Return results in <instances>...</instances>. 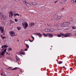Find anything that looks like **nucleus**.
Segmentation results:
<instances>
[{"label":"nucleus","instance_id":"nucleus-12","mask_svg":"<svg viewBox=\"0 0 76 76\" xmlns=\"http://www.w3.org/2000/svg\"><path fill=\"white\" fill-rule=\"evenodd\" d=\"M32 4H33V5H36V4H37V3L35 2H33L32 3Z\"/></svg>","mask_w":76,"mask_h":76},{"label":"nucleus","instance_id":"nucleus-55","mask_svg":"<svg viewBox=\"0 0 76 76\" xmlns=\"http://www.w3.org/2000/svg\"><path fill=\"white\" fill-rule=\"evenodd\" d=\"M75 3H76V0H75Z\"/></svg>","mask_w":76,"mask_h":76},{"label":"nucleus","instance_id":"nucleus-30","mask_svg":"<svg viewBox=\"0 0 76 76\" xmlns=\"http://www.w3.org/2000/svg\"><path fill=\"white\" fill-rule=\"evenodd\" d=\"M26 41H28V40H24V42H25V43H26V42H25Z\"/></svg>","mask_w":76,"mask_h":76},{"label":"nucleus","instance_id":"nucleus-52","mask_svg":"<svg viewBox=\"0 0 76 76\" xmlns=\"http://www.w3.org/2000/svg\"><path fill=\"white\" fill-rule=\"evenodd\" d=\"M19 55H20V56H22V55H21L20 54H19Z\"/></svg>","mask_w":76,"mask_h":76},{"label":"nucleus","instance_id":"nucleus-18","mask_svg":"<svg viewBox=\"0 0 76 76\" xmlns=\"http://www.w3.org/2000/svg\"><path fill=\"white\" fill-rule=\"evenodd\" d=\"M33 25H34V23H31L30 24V26L31 27L32 26H33Z\"/></svg>","mask_w":76,"mask_h":76},{"label":"nucleus","instance_id":"nucleus-33","mask_svg":"<svg viewBox=\"0 0 76 76\" xmlns=\"http://www.w3.org/2000/svg\"><path fill=\"white\" fill-rule=\"evenodd\" d=\"M17 29L19 31L20 29V28L19 27H17Z\"/></svg>","mask_w":76,"mask_h":76},{"label":"nucleus","instance_id":"nucleus-42","mask_svg":"<svg viewBox=\"0 0 76 76\" xmlns=\"http://www.w3.org/2000/svg\"><path fill=\"white\" fill-rule=\"evenodd\" d=\"M16 1H19L20 0H15Z\"/></svg>","mask_w":76,"mask_h":76},{"label":"nucleus","instance_id":"nucleus-37","mask_svg":"<svg viewBox=\"0 0 76 76\" xmlns=\"http://www.w3.org/2000/svg\"><path fill=\"white\" fill-rule=\"evenodd\" d=\"M48 32H50V29H48Z\"/></svg>","mask_w":76,"mask_h":76},{"label":"nucleus","instance_id":"nucleus-8","mask_svg":"<svg viewBox=\"0 0 76 76\" xmlns=\"http://www.w3.org/2000/svg\"><path fill=\"white\" fill-rule=\"evenodd\" d=\"M48 35L49 36V38H52L53 37V35L49 33L48 34Z\"/></svg>","mask_w":76,"mask_h":76},{"label":"nucleus","instance_id":"nucleus-4","mask_svg":"<svg viewBox=\"0 0 76 76\" xmlns=\"http://www.w3.org/2000/svg\"><path fill=\"white\" fill-rule=\"evenodd\" d=\"M23 3L24 4H26V6H28V7H29V6H31V4H30L28 3V2L27 1H24L23 2Z\"/></svg>","mask_w":76,"mask_h":76},{"label":"nucleus","instance_id":"nucleus-1","mask_svg":"<svg viewBox=\"0 0 76 76\" xmlns=\"http://www.w3.org/2000/svg\"><path fill=\"white\" fill-rule=\"evenodd\" d=\"M70 24V23L69 22H64L62 24V26L63 27H66V26H67L68 25Z\"/></svg>","mask_w":76,"mask_h":76},{"label":"nucleus","instance_id":"nucleus-46","mask_svg":"<svg viewBox=\"0 0 76 76\" xmlns=\"http://www.w3.org/2000/svg\"><path fill=\"white\" fill-rule=\"evenodd\" d=\"M70 70H72V68H70Z\"/></svg>","mask_w":76,"mask_h":76},{"label":"nucleus","instance_id":"nucleus-14","mask_svg":"<svg viewBox=\"0 0 76 76\" xmlns=\"http://www.w3.org/2000/svg\"><path fill=\"white\" fill-rule=\"evenodd\" d=\"M4 51H3L1 52V56H4Z\"/></svg>","mask_w":76,"mask_h":76},{"label":"nucleus","instance_id":"nucleus-2","mask_svg":"<svg viewBox=\"0 0 76 76\" xmlns=\"http://www.w3.org/2000/svg\"><path fill=\"white\" fill-rule=\"evenodd\" d=\"M22 25L23 26L25 29H26L27 28V27L28 26V23L27 22L24 23H23Z\"/></svg>","mask_w":76,"mask_h":76},{"label":"nucleus","instance_id":"nucleus-49","mask_svg":"<svg viewBox=\"0 0 76 76\" xmlns=\"http://www.w3.org/2000/svg\"><path fill=\"white\" fill-rule=\"evenodd\" d=\"M63 68L64 69V68H65V66H63Z\"/></svg>","mask_w":76,"mask_h":76},{"label":"nucleus","instance_id":"nucleus-15","mask_svg":"<svg viewBox=\"0 0 76 76\" xmlns=\"http://www.w3.org/2000/svg\"><path fill=\"white\" fill-rule=\"evenodd\" d=\"M66 2V0H64L62 1V4H64V3H65Z\"/></svg>","mask_w":76,"mask_h":76},{"label":"nucleus","instance_id":"nucleus-22","mask_svg":"<svg viewBox=\"0 0 76 76\" xmlns=\"http://www.w3.org/2000/svg\"><path fill=\"white\" fill-rule=\"evenodd\" d=\"M8 50H9V51H12V50H13V49L12 48H9L8 49Z\"/></svg>","mask_w":76,"mask_h":76},{"label":"nucleus","instance_id":"nucleus-51","mask_svg":"<svg viewBox=\"0 0 76 76\" xmlns=\"http://www.w3.org/2000/svg\"><path fill=\"white\" fill-rule=\"evenodd\" d=\"M64 8H63V9H61V10H63V9H64Z\"/></svg>","mask_w":76,"mask_h":76},{"label":"nucleus","instance_id":"nucleus-31","mask_svg":"<svg viewBox=\"0 0 76 76\" xmlns=\"http://www.w3.org/2000/svg\"><path fill=\"white\" fill-rule=\"evenodd\" d=\"M15 22H18V20L16 19H15Z\"/></svg>","mask_w":76,"mask_h":76},{"label":"nucleus","instance_id":"nucleus-56","mask_svg":"<svg viewBox=\"0 0 76 76\" xmlns=\"http://www.w3.org/2000/svg\"><path fill=\"white\" fill-rule=\"evenodd\" d=\"M3 76H6V75H3Z\"/></svg>","mask_w":76,"mask_h":76},{"label":"nucleus","instance_id":"nucleus-36","mask_svg":"<svg viewBox=\"0 0 76 76\" xmlns=\"http://www.w3.org/2000/svg\"><path fill=\"white\" fill-rule=\"evenodd\" d=\"M29 40L30 42H33V41H32L31 40V39H29Z\"/></svg>","mask_w":76,"mask_h":76},{"label":"nucleus","instance_id":"nucleus-35","mask_svg":"<svg viewBox=\"0 0 76 76\" xmlns=\"http://www.w3.org/2000/svg\"><path fill=\"white\" fill-rule=\"evenodd\" d=\"M7 50V48H6L4 50V52H6V51Z\"/></svg>","mask_w":76,"mask_h":76},{"label":"nucleus","instance_id":"nucleus-20","mask_svg":"<svg viewBox=\"0 0 76 76\" xmlns=\"http://www.w3.org/2000/svg\"><path fill=\"white\" fill-rule=\"evenodd\" d=\"M57 18L58 19H60L61 18V16H58L57 17Z\"/></svg>","mask_w":76,"mask_h":76},{"label":"nucleus","instance_id":"nucleus-61","mask_svg":"<svg viewBox=\"0 0 76 76\" xmlns=\"http://www.w3.org/2000/svg\"><path fill=\"white\" fill-rule=\"evenodd\" d=\"M62 38H63V37H62Z\"/></svg>","mask_w":76,"mask_h":76},{"label":"nucleus","instance_id":"nucleus-43","mask_svg":"<svg viewBox=\"0 0 76 76\" xmlns=\"http://www.w3.org/2000/svg\"><path fill=\"white\" fill-rule=\"evenodd\" d=\"M2 73H4V72H3V70H2Z\"/></svg>","mask_w":76,"mask_h":76},{"label":"nucleus","instance_id":"nucleus-10","mask_svg":"<svg viewBox=\"0 0 76 76\" xmlns=\"http://www.w3.org/2000/svg\"><path fill=\"white\" fill-rule=\"evenodd\" d=\"M76 1V0H72L71 3L72 4H74L75 3V2Z\"/></svg>","mask_w":76,"mask_h":76},{"label":"nucleus","instance_id":"nucleus-58","mask_svg":"<svg viewBox=\"0 0 76 76\" xmlns=\"http://www.w3.org/2000/svg\"><path fill=\"white\" fill-rule=\"evenodd\" d=\"M35 34H36V33H34V35H35Z\"/></svg>","mask_w":76,"mask_h":76},{"label":"nucleus","instance_id":"nucleus-7","mask_svg":"<svg viewBox=\"0 0 76 76\" xmlns=\"http://www.w3.org/2000/svg\"><path fill=\"white\" fill-rule=\"evenodd\" d=\"M36 34L37 35H38V36H39V37L40 38L41 37H41H42V35H41V34H40V33H36Z\"/></svg>","mask_w":76,"mask_h":76},{"label":"nucleus","instance_id":"nucleus-40","mask_svg":"<svg viewBox=\"0 0 76 76\" xmlns=\"http://www.w3.org/2000/svg\"><path fill=\"white\" fill-rule=\"evenodd\" d=\"M57 3V1H55V3Z\"/></svg>","mask_w":76,"mask_h":76},{"label":"nucleus","instance_id":"nucleus-3","mask_svg":"<svg viewBox=\"0 0 76 76\" xmlns=\"http://www.w3.org/2000/svg\"><path fill=\"white\" fill-rule=\"evenodd\" d=\"M1 17L2 21H4L6 19V16L5 15H3L2 14L1 15Z\"/></svg>","mask_w":76,"mask_h":76},{"label":"nucleus","instance_id":"nucleus-59","mask_svg":"<svg viewBox=\"0 0 76 76\" xmlns=\"http://www.w3.org/2000/svg\"><path fill=\"white\" fill-rule=\"evenodd\" d=\"M1 42L0 41V43Z\"/></svg>","mask_w":76,"mask_h":76},{"label":"nucleus","instance_id":"nucleus-44","mask_svg":"<svg viewBox=\"0 0 76 76\" xmlns=\"http://www.w3.org/2000/svg\"><path fill=\"white\" fill-rule=\"evenodd\" d=\"M1 15H2V13L0 12V15L1 16Z\"/></svg>","mask_w":76,"mask_h":76},{"label":"nucleus","instance_id":"nucleus-23","mask_svg":"<svg viewBox=\"0 0 76 76\" xmlns=\"http://www.w3.org/2000/svg\"><path fill=\"white\" fill-rule=\"evenodd\" d=\"M17 67H15L14 68L12 69H11V70H16L17 69Z\"/></svg>","mask_w":76,"mask_h":76},{"label":"nucleus","instance_id":"nucleus-32","mask_svg":"<svg viewBox=\"0 0 76 76\" xmlns=\"http://www.w3.org/2000/svg\"><path fill=\"white\" fill-rule=\"evenodd\" d=\"M72 28H73V29H76V28H75V27H72Z\"/></svg>","mask_w":76,"mask_h":76},{"label":"nucleus","instance_id":"nucleus-41","mask_svg":"<svg viewBox=\"0 0 76 76\" xmlns=\"http://www.w3.org/2000/svg\"><path fill=\"white\" fill-rule=\"evenodd\" d=\"M2 38L3 39H4V38H6V37H3Z\"/></svg>","mask_w":76,"mask_h":76},{"label":"nucleus","instance_id":"nucleus-19","mask_svg":"<svg viewBox=\"0 0 76 76\" xmlns=\"http://www.w3.org/2000/svg\"><path fill=\"white\" fill-rule=\"evenodd\" d=\"M53 31H54V29H53L52 28L50 29V32H53Z\"/></svg>","mask_w":76,"mask_h":76},{"label":"nucleus","instance_id":"nucleus-60","mask_svg":"<svg viewBox=\"0 0 76 76\" xmlns=\"http://www.w3.org/2000/svg\"><path fill=\"white\" fill-rule=\"evenodd\" d=\"M9 55H10V54H9Z\"/></svg>","mask_w":76,"mask_h":76},{"label":"nucleus","instance_id":"nucleus-17","mask_svg":"<svg viewBox=\"0 0 76 76\" xmlns=\"http://www.w3.org/2000/svg\"><path fill=\"white\" fill-rule=\"evenodd\" d=\"M43 36L44 37H47V36L48 35L47 34H45L44 33H43Z\"/></svg>","mask_w":76,"mask_h":76},{"label":"nucleus","instance_id":"nucleus-57","mask_svg":"<svg viewBox=\"0 0 76 76\" xmlns=\"http://www.w3.org/2000/svg\"><path fill=\"white\" fill-rule=\"evenodd\" d=\"M1 2V0H0V3Z\"/></svg>","mask_w":76,"mask_h":76},{"label":"nucleus","instance_id":"nucleus-27","mask_svg":"<svg viewBox=\"0 0 76 76\" xmlns=\"http://www.w3.org/2000/svg\"><path fill=\"white\" fill-rule=\"evenodd\" d=\"M60 35H62V36H64V35H65L64 34H62V33H60Z\"/></svg>","mask_w":76,"mask_h":76},{"label":"nucleus","instance_id":"nucleus-38","mask_svg":"<svg viewBox=\"0 0 76 76\" xmlns=\"http://www.w3.org/2000/svg\"><path fill=\"white\" fill-rule=\"evenodd\" d=\"M31 37L33 39V41H34V37L32 36H31Z\"/></svg>","mask_w":76,"mask_h":76},{"label":"nucleus","instance_id":"nucleus-28","mask_svg":"<svg viewBox=\"0 0 76 76\" xmlns=\"http://www.w3.org/2000/svg\"><path fill=\"white\" fill-rule=\"evenodd\" d=\"M57 37H61V34H58L57 35Z\"/></svg>","mask_w":76,"mask_h":76},{"label":"nucleus","instance_id":"nucleus-6","mask_svg":"<svg viewBox=\"0 0 76 76\" xmlns=\"http://www.w3.org/2000/svg\"><path fill=\"white\" fill-rule=\"evenodd\" d=\"M20 53L21 54H22V55H24L25 54V53L23 52V50L22 49L21 50V51Z\"/></svg>","mask_w":76,"mask_h":76},{"label":"nucleus","instance_id":"nucleus-11","mask_svg":"<svg viewBox=\"0 0 76 76\" xmlns=\"http://www.w3.org/2000/svg\"><path fill=\"white\" fill-rule=\"evenodd\" d=\"M7 46L4 45L1 47V48H2L3 50H4V48H3V47H4V48H7Z\"/></svg>","mask_w":76,"mask_h":76},{"label":"nucleus","instance_id":"nucleus-45","mask_svg":"<svg viewBox=\"0 0 76 76\" xmlns=\"http://www.w3.org/2000/svg\"><path fill=\"white\" fill-rule=\"evenodd\" d=\"M11 22L12 23H13V22L12 21H11Z\"/></svg>","mask_w":76,"mask_h":76},{"label":"nucleus","instance_id":"nucleus-26","mask_svg":"<svg viewBox=\"0 0 76 76\" xmlns=\"http://www.w3.org/2000/svg\"><path fill=\"white\" fill-rule=\"evenodd\" d=\"M10 14H11V15L12 16V17L13 15V12H11Z\"/></svg>","mask_w":76,"mask_h":76},{"label":"nucleus","instance_id":"nucleus-21","mask_svg":"<svg viewBox=\"0 0 76 76\" xmlns=\"http://www.w3.org/2000/svg\"><path fill=\"white\" fill-rule=\"evenodd\" d=\"M63 63V61H59V62L58 63V64H61Z\"/></svg>","mask_w":76,"mask_h":76},{"label":"nucleus","instance_id":"nucleus-5","mask_svg":"<svg viewBox=\"0 0 76 76\" xmlns=\"http://www.w3.org/2000/svg\"><path fill=\"white\" fill-rule=\"evenodd\" d=\"M70 33H67L65 35L64 37H70Z\"/></svg>","mask_w":76,"mask_h":76},{"label":"nucleus","instance_id":"nucleus-53","mask_svg":"<svg viewBox=\"0 0 76 76\" xmlns=\"http://www.w3.org/2000/svg\"><path fill=\"white\" fill-rule=\"evenodd\" d=\"M75 36H76V33L75 34Z\"/></svg>","mask_w":76,"mask_h":76},{"label":"nucleus","instance_id":"nucleus-48","mask_svg":"<svg viewBox=\"0 0 76 76\" xmlns=\"http://www.w3.org/2000/svg\"><path fill=\"white\" fill-rule=\"evenodd\" d=\"M9 54V52H7V54Z\"/></svg>","mask_w":76,"mask_h":76},{"label":"nucleus","instance_id":"nucleus-47","mask_svg":"<svg viewBox=\"0 0 76 76\" xmlns=\"http://www.w3.org/2000/svg\"><path fill=\"white\" fill-rule=\"evenodd\" d=\"M1 38H2V37H3V35H1Z\"/></svg>","mask_w":76,"mask_h":76},{"label":"nucleus","instance_id":"nucleus-25","mask_svg":"<svg viewBox=\"0 0 76 76\" xmlns=\"http://www.w3.org/2000/svg\"><path fill=\"white\" fill-rule=\"evenodd\" d=\"M19 16V14H15L14 15V16Z\"/></svg>","mask_w":76,"mask_h":76},{"label":"nucleus","instance_id":"nucleus-24","mask_svg":"<svg viewBox=\"0 0 76 76\" xmlns=\"http://www.w3.org/2000/svg\"><path fill=\"white\" fill-rule=\"evenodd\" d=\"M16 58L17 60H20V59L18 57H16Z\"/></svg>","mask_w":76,"mask_h":76},{"label":"nucleus","instance_id":"nucleus-16","mask_svg":"<svg viewBox=\"0 0 76 76\" xmlns=\"http://www.w3.org/2000/svg\"><path fill=\"white\" fill-rule=\"evenodd\" d=\"M24 44H25L26 45V46L27 47V48H29V45H28V44H26V43H25V42H24Z\"/></svg>","mask_w":76,"mask_h":76},{"label":"nucleus","instance_id":"nucleus-34","mask_svg":"<svg viewBox=\"0 0 76 76\" xmlns=\"http://www.w3.org/2000/svg\"><path fill=\"white\" fill-rule=\"evenodd\" d=\"M11 37H13V35L12 34H11V33H10Z\"/></svg>","mask_w":76,"mask_h":76},{"label":"nucleus","instance_id":"nucleus-9","mask_svg":"<svg viewBox=\"0 0 76 76\" xmlns=\"http://www.w3.org/2000/svg\"><path fill=\"white\" fill-rule=\"evenodd\" d=\"M0 30L1 31V33H3L4 32V29L2 27H0Z\"/></svg>","mask_w":76,"mask_h":76},{"label":"nucleus","instance_id":"nucleus-39","mask_svg":"<svg viewBox=\"0 0 76 76\" xmlns=\"http://www.w3.org/2000/svg\"><path fill=\"white\" fill-rule=\"evenodd\" d=\"M28 50V49L27 48H26V49H25V50H24L25 51H26Z\"/></svg>","mask_w":76,"mask_h":76},{"label":"nucleus","instance_id":"nucleus-29","mask_svg":"<svg viewBox=\"0 0 76 76\" xmlns=\"http://www.w3.org/2000/svg\"><path fill=\"white\" fill-rule=\"evenodd\" d=\"M45 31L46 32H48V29H45Z\"/></svg>","mask_w":76,"mask_h":76},{"label":"nucleus","instance_id":"nucleus-13","mask_svg":"<svg viewBox=\"0 0 76 76\" xmlns=\"http://www.w3.org/2000/svg\"><path fill=\"white\" fill-rule=\"evenodd\" d=\"M11 33L12 35H13V36H15V35H14V34H15V33L14 32V31H11Z\"/></svg>","mask_w":76,"mask_h":76},{"label":"nucleus","instance_id":"nucleus-50","mask_svg":"<svg viewBox=\"0 0 76 76\" xmlns=\"http://www.w3.org/2000/svg\"><path fill=\"white\" fill-rule=\"evenodd\" d=\"M1 76H3V73H1Z\"/></svg>","mask_w":76,"mask_h":76},{"label":"nucleus","instance_id":"nucleus-62","mask_svg":"<svg viewBox=\"0 0 76 76\" xmlns=\"http://www.w3.org/2000/svg\"><path fill=\"white\" fill-rule=\"evenodd\" d=\"M3 0L4 1V0Z\"/></svg>","mask_w":76,"mask_h":76},{"label":"nucleus","instance_id":"nucleus-54","mask_svg":"<svg viewBox=\"0 0 76 76\" xmlns=\"http://www.w3.org/2000/svg\"><path fill=\"white\" fill-rule=\"evenodd\" d=\"M19 41V39H18V40H17V41Z\"/></svg>","mask_w":76,"mask_h":76}]
</instances>
